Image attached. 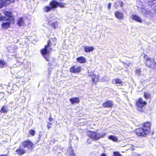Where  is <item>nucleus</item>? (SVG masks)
I'll return each mask as SVG.
<instances>
[{"label": "nucleus", "mask_w": 156, "mask_h": 156, "mask_svg": "<svg viewBox=\"0 0 156 156\" xmlns=\"http://www.w3.org/2000/svg\"><path fill=\"white\" fill-rule=\"evenodd\" d=\"M66 4L65 3L60 2L55 0H52L49 3V6H45L43 9L44 12H48L51 10L56 9L59 7L60 8H64Z\"/></svg>", "instance_id": "1"}, {"label": "nucleus", "mask_w": 156, "mask_h": 156, "mask_svg": "<svg viewBox=\"0 0 156 156\" xmlns=\"http://www.w3.org/2000/svg\"><path fill=\"white\" fill-rule=\"evenodd\" d=\"M51 45V41L49 39L48 40L47 44L44 45V48L40 50V52L42 56L48 62L49 61V55L51 51L52 50V48L50 47Z\"/></svg>", "instance_id": "2"}, {"label": "nucleus", "mask_w": 156, "mask_h": 156, "mask_svg": "<svg viewBox=\"0 0 156 156\" xmlns=\"http://www.w3.org/2000/svg\"><path fill=\"white\" fill-rule=\"evenodd\" d=\"M143 57L145 66L148 68L154 69L156 68L155 59L152 57H149L145 54H144Z\"/></svg>", "instance_id": "3"}, {"label": "nucleus", "mask_w": 156, "mask_h": 156, "mask_svg": "<svg viewBox=\"0 0 156 156\" xmlns=\"http://www.w3.org/2000/svg\"><path fill=\"white\" fill-rule=\"evenodd\" d=\"M87 134L90 138L95 140H97L101 138L104 137L106 135L105 133H102L100 134L97 131L90 130L88 131Z\"/></svg>", "instance_id": "4"}, {"label": "nucleus", "mask_w": 156, "mask_h": 156, "mask_svg": "<svg viewBox=\"0 0 156 156\" xmlns=\"http://www.w3.org/2000/svg\"><path fill=\"white\" fill-rule=\"evenodd\" d=\"M147 102L143 100L141 98H139L135 102L136 107L138 111L140 112H144L143 108L147 105Z\"/></svg>", "instance_id": "5"}, {"label": "nucleus", "mask_w": 156, "mask_h": 156, "mask_svg": "<svg viewBox=\"0 0 156 156\" xmlns=\"http://www.w3.org/2000/svg\"><path fill=\"white\" fill-rule=\"evenodd\" d=\"M20 145L23 148H27L29 150H32L34 148V144L28 139L23 141Z\"/></svg>", "instance_id": "6"}, {"label": "nucleus", "mask_w": 156, "mask_h": 156, "mask_svg": "<svg viewBox=\"0 0 156 156\" xmlns=\"http://www.w3.org/2000/svg\"><path fill=\"white\" fill-rule=\"evenodd\" d=\"M88 76L91 79L93 84L96 85L99 81L100 78L99 76L94 74L93 72H88Z\"/></svg>", "instance_id": "7"}, {"label": "nucleus", "mask_w": 156, "mask_h": 156, "mask_svg": "<svg viewBox=\"0 0 156 156\" xmlns=\"http://www.w3.org/2000/svg\"><path fill=\"white\" fill-rule=\"evenodd\" d=\"M151 122L147 121L142 123L141 127L148 135L151 133Z\"/></svg>", "instance_id": "8"}, {"label": "nucleus", "mask_w": 156, "mask_h": 156, "mask_svg": "<svg viewBox=\"0 0 156 156\" xmlns=\"http://www.w3.org/2000/svg\"><path fill=\"white\" fill-rule=\"evenodd\" d=\"M82 70V68L80 66H72L69 69V71L71 73H78Z\"/></svg>", "instance_id": "9"}, {"label": "nucleus", "mask_w": 156, "mask_h": 156, "mask_svg": "<svg viewBox=\"0 0 156 156\" xmlns=\"http://www.w3.org/2000/svg\"><path fill=\"white\" fill-rule=\"evenodd\" d=\"M135 133L138 136L144 137L146 136L147 135L142 127L137 128L135 130Z\"/></svg>", "instance_id": "10"}, {"label": "nucleus", "mask_w": 156, "mask_h": 156, "mask_svg": "<svg viewBox=\"0 0 156 156\" xmlns=\"http://www.w3.org/2000/svg\"><path fill=\"white\" fill-rule=\"evenodd\" d=\"M3 14L8 18L9 21L14 23V17L12 15L11 12L7 11H4L3 12Z\"/></svg>", "instance_id": "11"}, {"label": "nucleus", "mask_w": 156, "mask_h": 156, "mask_svg": "<svg viewBox=\"0 0 156 156\" xmlns=\"http://www.w3.org/2000/svg\"><path fill=\"white\" fill-rule=\"evenodd\" d=\"M102 105L104 108H112L113 105V102L111 100H107L102 104Z\"/></svg>", "instance_id": "12"}, {"label": "nucleus", "mask_w": 156, "mask_h": 156, "mask_svg": "<svg viewBox=\"0 0 156 156\" xmlns=\"http://www.w3.org/2000/svg\"><path fill=\"white\" fill-rule=\"evenodd\" d=\"M12 2L11 0H0V9L4 6L8 5Z\"/></svg>", "instance_id": "13"}, {"label": "nucleus", "mask_w": 156, "mask_h": 156, "mask_svg": "<svg viewBox=\"0 0 156 156\" xmlns=\"http://www.w3.org/2000/svg\"><path fill=\"white\" fill-rule=\"evenodd\" d=\"M58 22L57 21H55V22H53L52 20H51L48 21V25L51 26L52 28L54 30L58 27Z\"/></svg>", "instance_id": "14"}, {"label": "nucleus", "mask_w": 156, "mask_h": 156, "mask_svg": "<svg viewBox=\"0 0 156 156\" xmlns=\"http://www.w3.org/2000/svg\"><path fill=\"white\" fill-rule=\"evenodd\" d=\"M22 148L23 147L20 145L16 151L17 154L20 156H21L26 153L25 149Z\"/></svg>", "instance_id": "15"}, {"label": "nucleus", "mask_w": 156, "mask_h": 156, "mask_svg": "<svg viewBox=\"0 0 156 156\" xmlns=\"http://www.w3.org/2000/svg\"><path fill=\"white\" fill-rule=\"evenodd\" d=\"M114 14L115 17L118 19L122 20L124 18L123 13L119 11H115Z\"/></svg>", "instance_id": "16"}, {"label": "nucleus", "mask_w": 156, "mask_h": 156, "mask_svg": "<svg viewBox=\"0 0 156 156\" xmlns=\"http://www.w3.org/2000/svg\"><path fill=\"white\" fill-rule=\"evenodd\" d=\"M114 84H116L117 86H123V82L119 78H115L112 80Z\"/></svg>", "instance_id": "17"}, {"label": "nucleus", "mask_w": 156, "mask_h": 156, "mask_svg": "<svg viewBox=\"0 0 156 156\" xmlns=\"http://www.w3.org/2000/svg\"><path fill=\"white\" fill-rule=\"evenodd\" d=\"M77 62L80 64H83L86 62V58L84 57L81 56L76 58Z\"/></svg>", "instance_id": "18"}, {"label": "nucleus", "mask_w": 156, "mask_h": 156, "mask_svg": "<svg viewBox=\"0 0 156 156\" xmlns=\"http://www.w3.org/2000/svg\"><path fill=\"white\" fill-rule=\"evenodd\" d=\"M71 103L74 105L75 104L79 103L80 102V99L78 97H75L69 99Z\"/></svg>", "instance_id": "19"}, {"label": "nucleus", "mask_w": 156, "mask_h": 156, "mask_svg": "<svg viewBox=\"0 0 156 156\" xmlns=\"http://www.w3.org/2000/svg\"><path fill=\"white\" fill-rule=\"evenodd\" d=\"M84 51L86 53L94 51V48L92 46H84Z\"/></svg>", "instance_id": "20"}, {"label": "nucleus", "mask_w": 156, "mask_h": 156, "mask_svg": "<svg viewBox=\"0 0 156 156\" xmlns=\"http://www.w3.org/2000/svg\"><path fill=\"white\" fill-rule=\"evenodd\" d=\"M131 18L133 20H135L137 22L141 23L143 22L140 18L136 15H132Z\"/></svg>", "instance_id": "21"}, {"label": "nucleus", "mask_w": 156, "mask_h": 156, "mask_svg": "<svg viewBox=\"0 0 156 156\" xmlns=\"http://www.w3.org/2000/svg\"><path fill=\"white\" fill-rule=\"evenodd\" d=\"M11 22L9 21L3 23L2 24V27L5 29H7L10 27Z\"/></svg>", "instance_id": "22"}, {"label": "nucleus", "mask_w": 156, "mask_h": 156, "mask_svg": "<svg viewBox=\"0 0 156 156\" xmlns=\"http://www.w3.org/2000/svg\"><path fill=\"white\" fill-rule=\"evenodd\" d=\"M17 24L20 26H23L24 24V20L23 17H20L17 20Z\"/></svg>", "instance_id": "23"}, {"label": "nucleus", "mask_w": 156, "mask_h": 156, "mask_svg": "<svg viewBox=\"0 0 156 156\" xmlns=\"http://www.w3.org/2000/svg\"><path fill=\"white\" fill-rule=\"evenodd\" d=\"M7 65L6 62L3 59H0V68H2Z\"/></svg>", "instance_id": "24"}, {"label": "nucleus", "mask_w": 156, "mask_h": 156, "mask_svg": "<svg viewBox=\"0 0 156 156\" xmlns=\"http://www.w3.org/2000/svg\"><path fill=\"white\" fill-rule=\"evenodd\" d=\"M108 138L114 142H117L119 141L117 138L116 136L113 135L109 136L108 137Z\"/></svg>", "instance_id": "25"}, {"label": "nucleus", "mask_w": 156, "mask_h": 156, "mask_svg": "<svg viewBox=\"0 0 156 156\" xmlns=\"http://www.w3.org/2000/svg\"><path fill=\"white\" fill-rule=\"evenodd\" d=\"M0 111L1 113H6L8 111V110L7 109V106H2L0 110Z\"/></svg>", "instance_id": "26"}, {"label": "nucleus", "mask_w": 156, "mask_h": 156, "mask_svg": "<svg viewBox=\"0 0 156 156\" xmlns=\"http://www.w3.org/2000/svg\"><path fill=\"white\" fill-rule=\"evenodd\" d=\"M29 135L27 137L34 136L36 133L35 131L33 129H30L28 131Z\"/></svg>", "instance_id": "27"}, {"label": "nucleus", "mask_w": 156, "mask_h": 156, "mask_svg": "<svg viewBox=\"0 0 156 156\" xmlns=\"http://www.w3.org/2000/svg\"><path fill=\"white\" fill-rule=\"evenodd\" d=\"M144 97L145 99H148L151 98V95L150 93L148 92H145L144 94Z\"/></svg>", "instance_id": "28"}, {"label": "nucleus", "mask_w": 156, "mask_h": 156, "mask_svg": "<svg viewBox=\"0 0 156 156\" xmlns=\"http://www.w3.org/2000/svg\"><path fill=\"white\" fill-rule=\"evenodd\" d=\"M122 63L124 66L126 67H129L131 64V62L128 60H126L125 62H122Z\"/></svg>", "instance_id": "29"}, {"label": "nucleus", "mask_w": 156, "mask_h": 156, "mask_svg": "<svg viewBox=\"0 0 156 156\" xmlns=\"http://www.w3.org/2000/svg\"><path fill=\"white\" fill-rule=\"evenodd\" d=\"M68 151L70 152L69 153V156H75L73 151L72 148H70L69 149Z\"/></svg>", "instance_id": "30"}, {"label": "nucleus", "mask_w": 156, "mask_h": 156, "mask_svg": "<svg viewBox=\"0 0 156 156\" xmlns=\"http://www.w3.org/2000/svg\"><path fill=\"white\" fill-rule=\"evenodd\" d=\"M0 20L1 21L9 20L8 19H7L5 16H1L0 17Z\"/></svg>", "instance_id": "31"}, {"label": "nucleus", "mask_w": 156, "mask_h": 156, "mask_svg": "<svg viewBox=\"0 0 156 156\" xmlns=\"http://www.w3.org/2000/svg\"><path fill=\"white\" fill-rule=\"evenodd\" d=\"M113 154L115 156H122L120 154L118 151L114 152Z\"/></svg>", "instance_id": "32"}, {"label": "nucleus", "mask_w": 156, "mask_h": 156, "mask_svg": "<svg viewBox=\"0 0 156 156\" xmlns=\"http://www.w3.org/2000/svg\"><path fill=\"white\" fill-rule=\"evenodd\" d=\"M141 72V70L140 69H136L135 70V72L136 73L138 74H140Z\"/></svg>", "instance_id": "33"}, {"label": "nucleus", "mask_w": 156, "mask_h": 156, "mask_svg": "<svg viewBox=\"0 0 156 156\" xmlns=\"http://www.w3.org/2000/svg\"><path fill=\"white\" fill-rule=\"evenodd\" d=\"M52 126V124L50 122H48L47 125V127L48 129H50Z\"/></svg>", "instance_id": "34"}, {"label": "nucleus", "mask_w": 156, "mask_h": 156, "mask_svg": "<svg viewBox=\"0 0 156 156\" xmlns=\"http://www.w3.org/2000/svg\"><path fill=\"white\" fill-rule=\"evenodd\" d=\"M111 4L110 3H109L108 4L107 8L108 9H110L111 8Z\"/></svg>", "instance_id": "35"}, {"label": "nucleus", "mask_w": 156, "mask_h": 156, "mask_svg": "<svg viewBox=\"0 0 156 156\" xmlns=\"http://www.w3.org/2000/svg\"><path fill=\"white\" fill-rule=\"evenodd\" d=\"M91 141L89 139H87L86 142L87 144H90L91 143Z\"/></svg>", "instance_id": "36"}, {"label": "nucleus", "mask_w": 156, "mask_h": 156, "mask_svg": "<svg viewBox=\"0 0 156 156\" xmlns=\"http://www.w3.org/2000/svg\"><path fill=\"white\" fill-rule=\"evenodd\" d=\"M119 3L121 7H122L123 5V2L122 1H119Z\"/></svg>", "instance_id": "37"}, {"label": "nucleus", "mask_w": 156, "mask_h": 156, "mask_svg": "<svg viewBox=\"0 0 156 156\" xmlns=\"http://www.w3.org/2000/svg\"><path fill=\"white\" fill-rule=\"evenodd\" d=\"M48 120L49 121L51 122L53 120V119L51 117H49Z\"/></svg>", "instance_id": "38"}, {"label": "nucleus", "mask_w": 156, "mask_h": 156, "mask_svg": "<svg viewBox=\"0 0 156 156\" xmlns=\"http://www.w3.org/2000/svg\"><path fill=\"white\" fill-rule=\"evenodd\" d=\"M0 156H8L7 154H2L0 155Z\"/></svg>", "instance_id": "39"}, {"label": "nucleus", "mask_w": 156, "mask_h": 156, "mask_svg": "<svg viewBox=\"0 0 156 156\" xmlns=\"http://www.w3.org/2000/svg\"><path fill=\"white\" fill-rule=\"evenodd\" d=\"M101 156H106V155L105 154L102 153L101 154Z\"/></svg>", "instance_id": "40"}, {"label": "nucleus", "mask_w": 156, "mask_h": 156, "mask_svg": "<svg viewBox=\"0 0 156 156\" xmlns=\"http://www.w3.org/2000/svg\"><path fill=\"white\" fill-rule=\"evenodd\" d=\"M11 1L12 2L11 3H13L14 2H15V0H11Z\"/></svg>", "instance_id": "41"}, {"label": "nucleus", "mask_w": 156, "mask_h": 156, "mask_svg": "<svg viewBox=\"0 0 156 156\" xmlns=\"http://www.w3.org/2000/svg\"><path fill=\"white\" fill-rule=\"evenodd\" d=\"M44 1H47L48 0H44Z\"/></svg>", "instance_id": "42"}, {"label": "nucleus", "mask_w": 156, "mask_h": 156, "mask_svg": "<svg viewBox=\"0 0 156 156\" xmlns=\"http://www.w3.org/2000/svg\"><path fill=\"white\" fill-rule=\"evenodd\" d=\"M56 45V44H55H55H54V45Z\"/></svg>", "instance_id": "43"}]
</instances>
